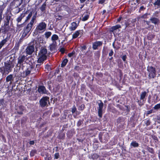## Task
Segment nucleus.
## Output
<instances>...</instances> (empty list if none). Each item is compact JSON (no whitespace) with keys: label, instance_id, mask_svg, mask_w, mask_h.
<instances>
[{"label":"nucleus","instance_id":"1","mask_svg":"<svg viewBox=\"0 0 160 160\" xmlns=\"http://www.w3.org/2000/svg\"><path fill=\"white\" fill-rule=\"evenodd\" d=\"M14 67V65L12 62L10 61L5 62L4 67L0 68V72L2 74L6 73L8 74V73L11 72L12 69Z\"/></svg>","mask_w":160,"mask_h":160},{"label":"nucleus","instance_id":"2","mask_svg":"<svg viewBox=\"0 0 160 160\" xmlns=\"http://www.w3.org/2000/svg\"><path fill=\"white\" fill-rule=\"evenodd\" d=\"M36 18V16H33L31 21L27 25L26 27L25 28L24 32L22 34V37H26L27 34L30 31L32 28V26L34 23Z\"/></svg>","mask_w":160,"mask_h":160},{"label":"nucleus","instance_id":"3","mask_svg":"<svg viewBox=\"0 0 160 160\" xmlns=\"http://www.w3.org/2000/svg\"><path fill=\"white\" fill-rule=\"evenodd\" d=\"M148 76L149 79L154 78L156 76V69L153 67L148 66L147 68Z\"/></svg>","mask_w":160,"mask_h":160},{"label":"nucleus","instance_id":"4","mask_svg":"<svg viewBox=\"0 0 160 160\" xmlns=\"http://www.w3.org/2000/svg\"><path fill=\"white\" fill-rule=\"evenodd\" d=\"M46 24L43 22H42L38 24L36 27V30L37 32L42 33L44 32L46 29Z\"/></svg>","mask_w":160,"mask_h":160},{"label":"nucleus","instance_id":"5","mask_svg":"<svg viewBox=\"0 0 160 160\" xmlns=\"http://www.w3.org/2000/svg\"><path fill=\"white\" fill-rule=\"evenodd\" d=\"M48 103L49 104V98L47 97L42 98L40 101V104L42 107H44L48 105Z\"/></svg>","mask_w":160,"mask_h":160},{"label":"nucleus","instance_id":"6","mask_svg":"<svg viewBox=\"0 0 160 160\" xmlns=\"http://www.w3.org/2000/svg\"><path fill=\"white\" fill-rule=\"evenodd\" d=\"M99 101L100 102L98 103L99 107L98 108V112L99 117L100 118H101L102 115V110L103 106V104L101 101Z\"/></svg>","mask_w":160,"mask_h":160},{"label":"nucleus","instance_id":"7","mask_svg":"<svg viewBox=\"0 0 160 160\" xmlns=\"http://www.w3.org/2000/svg\"><path fill=\"white\" fill-rule=\"evenodd\" d=\"M34 47L33 46H30L27 48L26 49V52L27 54L31 55L34 52Z\"/></svg>","mask_w":160,"mask_h":160},{"label":"nucleus","instance_id":"8","mask_svg":"<svg viewBox=\"0 0 160 160\" xmlns=\"http://www.w3.org/2000/svg\"><path fill=\"white\" fill-rule=\"evenodd\" d=\"M47 50L45 48H42L39 53V56L40 57H46L47 58Z\"/></svg>","mask_w":160,"mask_h":160},{"label":"nucleus","instance_id":"9","mask_svg":"<svg viewBox=\"0 0 160 160\" xmlns=\"http://www.w3.org/2000/svg\"><path fill=\"white\" fill-rule=\"evenodd\" d=\"M38 91L41 94H45L46 93V90L45 87L43 86H40L38 87Z\"/></svg>","mask_w":160,"mask_h":160},{"label":"nucleus","instance_id":"10","mask_svg":"<svg viewBox=\"0 0 160 160\" xmlns=\"http://www.w3.org/2000/svg\"><path fill=\"white\" fill-rule=\"evenodd\" d=\"M78 26L77 23L74 22L71 23V26L69 27V29L71 31H74L77 28Z\"/></svg>","mask_w":160,"mask_h":160},{"label":"nucleus","instance_id":"11","mask_svg":"<svg viewBox=\"0 0 160 160\" xmlns=\"http://www.w3.org/2000/svg\"><path fill=\"white\" fill-rule=\"evenodd\" d=\"M6 82H10V83L11 84L12 83V81L13 80V78L12 74H10L7 76L6 78Z\"/></svg>","mask_w":160,"mask_h":160},{"label":"nucleus","instance_id":"12","mask_svg":"<svg viewBox=\"0 0 160 160\" xmlns=\"http://www.w3.org/2000/svg\"><path fill=\"white\" fill-rule=\"evenodd\" d=\"M120 28H121L120 25H117L111 28L110 30V31L113 32L115 30Z\"/></svg>","mask_w":160,"mask_h":160},{"label":"nucleus","instance_id":"13","mask_svg":"<svg viewBox=\"0 0 160 160\" xmlns=\"http://www.w3.org/2000/svg\"><path fill=\"white\" fill-rule=\"evenodd\" d=\"M102 44V43L100 42H97L94 43L93 45V48L94 49H97L98 47L100 46Z\"/></svg>","mask_w":160,"mask_h":160},{"label":"nucleus","instance_id":"14","mask_svg":"<svg viewBox=\"0 0 160 160\" xmlns=\"http://www.w3.org/2000/svg\"><path fill=\"white\" fill-rule=\"evenodd\" d=\"M25 57L24 56H23L21 57H19L18 58V64H22L23 62L25 60Z\"/></svg>","mask_w":160,"mask_h":160},{"label":"nucleus","instance_id":"15","mask_svg":"<svg viewBox=\"0 0 160 160\" xmlns=\"http://www.w3.org/2000/svg\"><path fill=\"white\" fill-rule=\"evenodd\" d=\"M81 30H78L75 32L72 35V38H77L79 35Z\"/></svg>","mask_w":160,"mask_h":160},{"label":"nucleus","instance_id":"16","mask_svg":"<svg viewBox=\"0 0 160 160\" xmlns=\"http://www.w3.org/2000/svg\"><path fill=\"white\" fill-rule=\"evenodd\" d=\"M23 108L22 106H20L17 110V113L19 114H23Z\"/></svg>","mask_w":160,"mask_h":160},{"label":"nucleus","instance_id":"17","mask_svg":"<svg viewBox=\"0 0 160 160\" xmlns=\"http://www.w3.org/2000/svg\"><path fill=\"white\" fill-rule=\"evenodd\" d=\"M39 57L38 60V63H42L46 59V57H40V56H39Z\"/></svg>","mask_w":160,"mask_h":160},{"label":"nucleus","instance_id":"18","mask_svg":"<svg viewBox=\"0 0 160 160\" xmlns=\"http://www.w3.org/2000/svg\"><path fill=\"white\" fill-rule=\"evenodd\" d=\"M58 39V36L56 34H53L51 37V40L53 42V43L54 41L57 40Z\"/></svg>","mask_w":160,"mask_h":160},{"label":"nucleus","instance_id":"19","mask_svg":"<svg viewBox=\"0 0 160 160\" xmlns=\"http://www.w3.org/2000/svg\"><path fill=\"white\" fill-rule=\"evenodd\" d=\"M146 92H142L140 95V99L144 101V99L145 98V97L146 96Z\"/></svg>","mask_w":160,"mask_h":160},{"label":"nucleus","instance_id":"20","mask_svg":"<svg viewBox=\"0 0 160 160\" xmlns=\"http://www.w3.org/2000/svg\"><path fill=\"white\" fill-rule=\"evenodd\" d=\"M29 67H32V69H31V72L32 74L35 73L38 71V69L34 68L32 65H30Z\"/></svg>","mask_w":160,"mask_h":160},{"label":"nucleus","instance_id":"21","mask_svg":"<svg viewBox=\"0 0 160 160\" xmlns=\"http://www.w3.org/2000/svg\"><path fill=\"white\" fill-rule=\"evenodd\" d=\"M150 21L152 22V23L155 24H157L158 22V19L156 18H152L150 19Z\"/></svg>","mask_w":160,"mask_h":160},{"label":"nucleus","instance_id":"22","mask_svg":"<svg viewBox=\"0 0 160 160\" xmlns=\"http://www.w3.org/2000/svg\"><path fill=\"white\" fill-rule=\"evenodd\" d=\"M52 33L50 32H46L44 33L45 38H48L51 35Z\"/></svg>","mask_w":160,"mask_h":160},{"label":"nucleus","instance_id":"23","mask_svg":"<svg viewBox=\"0 0 160 160\" xmlns=\"http://www.w3.org/2000/svg\"><path fill=\"white\" fill-rule=\"evenodd\" d=\"M7 40L6 39H5L2 40L0 42V49L3 46V45L6 42Z\"/></svg>","mask_w":160,"mask_h":160},{"label":"nucleus","instance_id":"24","mask_svg":"<svg viewBox=\"0 0 160 160\" xmlns=\"http://www.w3.org/2000/svg\"><path fill=\"white\" fill-rule=\"evenodd\" d=\"M5 107L4 100L2 99L0 100V109Z\"/></svg>","mask_w":160,"mask_h":160},{"label":"nucleus","instance_id":"25","mask_svg":"<svg viewBox=\"0 0 160 160\" xmlns=\"http://www.w3.org/2000/svg\"><path fill=\"white\" fill-rule=\"evenodd\" d=\"M31 69H32L31 67H28L27 70L26 71V75H28L31 72Z\"/></svg>","mask_w":160,"mask_h":160},{"label":"nucleus","instance_id":"26","mask_svg":"<svg viewBox=\"0 0 160 160\" xmlns=\"http://www.w3.org/2000/svg\"><path fill=\"white\" fill-rule=\"evenodd\" d=\"M68 60L67 59H64L63 61H62V64H61V67H64L66 65V64L68 62Z\"/></svg>","mask_w":160,"mask_h":160},{"label":"nucleus","instance_id":"27","mask_svg":"<svg viewBox=\"0 0 160 160\" xmlns=\"http://www.w3.org/2000/svg\"><path fill=\"white\" fill-rule=\"evenodd\" d=\"M155 6H157L160 7V0H155V2L153 3Z\"/></svg>","mask_w":160,"mask_h":160},{"label":"nucleus","instance_id":"28","mask_svg":"<svg viewBox=\"0 0 160 160\" xmlns=\"http://www.w3.org/2000/svg\"><path fill=\"white\" fill-rule=\"evenodd\" d=\"M89 16L88 15L83 14L82 16V20L83 21H85L87 20Z\"/></svg>","mask_w":160,"mask_h":160},{"label":"nucleus","instance_id":"29","mask_svg":"<svg viewBox=\"0 0 160 160\" xmlns=\"http://www.w3.org/2000/svg\"><path fill=\"white\" fill-rule=\"evenodd\" d=\"M131 145L134 147H138V144L136 141H133L131 142Z\"/></svg>","mask_w":160,"mask_h":160},{"label":"nucleus","instance_id":"30","mask_svg":"<svg viewBox=\"0 0 160 160\" xmlns=\"http://www.w3.org/2000/svg\"><path fill=\"white\" fill-rule=\"evenodd\" d=\"M46 4L45 3H43L42 6L40 8L41 10L42 11H43L45 10L46 8Z\"/></svg>","mask_w":160,"mask_h":160},{"label":"nucleus","instance_id":"31","mask_svg":"<svg viewBox=\"0 0 160 160\" xmlns=\"http://www.w3.org/2000/svg\"><path fill=\"white\" fill-rule=\"evenodd\" d=\"M153 108L154 109H158L160 108V103L155 105Z\"/></svg>","mask_w":160,"mask_h":160},{"label":"nucleus","instance_id":"32","mask_svg":"<svg viewBox=\"0 0 160 160\" xmlns=\"http://www.w3.org/2000/svg\"><path fill=\"white\" fill-rule=\"evenodd\" d=\"M32 16V12H30L28 15V16L27 17V19L26 20H29L31 17Z\"/></svg>","mask_w":160,"mask_h":160},{"label":"nucleus","instance_id":"33","mask_svg":"<svg viewBox=\"0 0 160 160\" xmlns=\"http://www.w3.org/2000/svg\"><path fill=\"white\" fill-rule=\"evenodd\" d=\"M76 108L74 106L73 107V108H72V113H74L76 111Z\"/></svg>","mask_w":160,"mask_h":160},{"label":"nucleus","instance_id":"34","mask_svg":"<svg viewBox=\"0 0 160 160\" xmlns=\"http://www.w3.org/2000/svg\"><path fill=\"white\" fill-rule=\"evenodd\" d=\"M59 156V154L58 153H56L54 155V158L56 159H58Z\"/></svg>","mask_w":160,"mask_h":160},{"label":"nucleus","instance_id":"35","mask_svg":"<svg viewBox=\"0 0 160 160\" xmlns=\"http://www.w3.org/2000/svg\"><path fill=\"white\" fill-rule=\"evenodd\" d=\"M74 53H75L74 52H72L71 53H68V57H72V56Z\"/></svg>","mask_w":160,"mask_h":160},{"label":"nucleus","instance_id":"36","mask_svg":"<svg viewBox=\"0 0 160 160\" xmlns=\"http://www.w3.org/2000/svg\"><path fill=\"white\" fill-rule=\"evenodd\" d=\"M45 68L47 69L48 71L51 70L50 66L48 64L46 65Z\"/></svg>","mask_w":160,"mask_h":160},{"label":"nucleus","instance_id":"37","mask_svg":"<svg viewBox=\"0 0 160 160\" xmlns=\"http://www.w3.org/2000/svg\"><path fill=\"white\" fill-rule=\"evenodd\" d=\"M60 51L62 53H63L65 52V49L63 48H61L60 49Z\"/></svg>","mask_w":160,"mask_h":160},{"label":"nucleus","instance_id":"38","mask_svg":"<svg viewBox=\"0 0 160 160\" xmlns=\"http://www.w3.org/2000/svg\"><path fill=\"white\" fill-rule=\"evenodd\" d=\"M113 53V51L112 50H111L110 52L109 53V55L110 56H112Z\"/></svg>","mask_w":160,"mask_h":160},{"label":"nucleus","instance_id":"39","mask_svg":"<svg viewBox=\"0 0 160 160\" xmlns=\"http://www.w3.org/2000/svg\"><path fill=\"white\" fill-rule=\"evenodd\" d=\"M122 60L125 61L126 58V55H123L122 57Z\"/></svg>","mask_w":160,"mask_h":160},{"label":"nucleus","instance_id":"40","mask_svg":"<svg viewBox=\"0 0 160 160\" xmlns=\"http://www.w3.org/2000/svg\"><path fill=\"white\" fill-rule=\"evenodd\" d=\"M152 110H151L149 111H148L147 112V114L148 115L149 114H150V113H152Z\"/></svg>","mask_w":160,"mask_h":160},{"label":"nucleus","instance_id":"41","mask_svg":"<svg viewBox=\"0 0 160 160\" xmlns=\"http://www.w3.org/2000/svg\"><path fill=\"white\" fill-rule=\"evenodd\" d=\"M105 0H100L99 2V3L101 4H102L104 2Z\"/></svg>","mask_w":160,"mask_h":160},{"label":"nucleus","instance_id":"42","mask_svg":"<svg viewBox=\"0 0 160 160\" xmlns=\"http://www.w3.org/2000/svg\"><path fill=\"white\" fill-rule=\"evenodd\" d=\"M147 14H145L142 16V18H146Z\"/></svg>","mask_w":160,"mask_h":160},{"label":"nucleus","instance_id":"43","mask_svg":"<svg viewBox=\"0 0 160 160\" xmlns=\"http://www.w3.org/2000/svg\"><path fill=\"white\" fill-rule=\"evenodd\" d=\"M22 18L21 17H19L17 19V21L18 22H20Z\"/></svg>","mask_w":160,"mask_h":160},{"label":"nucleus","instance_id":"44","mask_svg":"<svg viewBox=\"0 0 160 160\" xmlns=\"http://www.w3.org/2000/svg\"><path fill=\"white\" fill-rule=\"evenodd\" d=\"M54 46V44H52L50 45V48L51 49Z\"/></svg>","mask_w":160,"mask_h":160},{"label":"nucleus","instance_id":"45","mask_svg":"<svg viewBox=\"0 0 160 160\" xmlns=\"http://www.w3.org/2000/svg\"><path fill=\"white\" fill-rule=\"evenodd\" d=\"M82 50H85L86 49V47L85 46L82 47Z\"/></svg>","mask_w":160,"mask_h":160},{"label":"nucleus","instance_id":"46","mask_svg":"<svg viewBox=\"0 0 160 160\" xmlns=\"http://www.w3.org/2000/svg\"><path fill=\"white\" fill-rule=\"evenodd\" d=\"M34 143V142L33 141H31L30 142V144L31 145H33Z\"/></svg>","mask_w":160,"mask_h":160},{"label":"nucleus","instance_id":"47","mask_svg":"<svg viewBox=\"0 0 160 160\" xmlns=\"http://www.w3.org/2000/svg\"><path fill=\"white\" fill-rule=\"evenodd\" d=\"M144 8L143 6H141L140 8V10H142L144 9Z\"/></svg>","mask_w":160,"mask_h":160},{"label":"nucleus","instance_id":"48","mask_svg":"<svg viewBox=\"0 0 160 160\" xmlns=\"http://www.w3.org/2000/svg\"><path fill=\"white\" fill-rule=\"evenodd\" d=\"M86 0H80V2L82 3L84 2Z\"/></svg>","mask_w":160,"mask_h":160},{"label":"nucleus","instance_id":"49","mask_svg":"<svg viewBox=\"0 0 160 160\" xmlns=\"http://www.w3.org/2000/svg\"><path fill=\"white\" fill-rule=\"evenodd\" d=\"M93 156H95V157H96L97 158H98V156L97 154H94Z\"/></svg>","mask_w":160,"mask_h":160},{"label":"nucleus","instance_id":"50","mask_svg":"<svg viewBox=\"0 0 160 160\" xmlns=\"http://www.w3.org/2000/svg\"><path fill=\"white\" fill-rule=\"evenodd\" d=\"M32 152H31V153H30V155L31 156H33V154L32 153Z\"/></svg>","mask_w":160,"mask_h":160},{"label":"nucleus","instance_id":"51","mask_svg":"<svg viewBox=\"0 0 160 160\" xmlns=\"http://www.w3.org/2000/svg\"><path fill=\"white\" fill-rule=\"evenodd\" d=\"M112 46H113V47L115 48V46H114V42H113V44H112Z\"/></svg>","mask_w":160,"mask_h":160},{"label":"nucleus","instance_id":"52","mask_svg":"<svg viewBox=\"0 0 160 160\" xmlns=\"http://www.w3.org/2000/svg\"><path fill=\"white\" fill-rule=\"evenodd\" d=\"M121 18H118V21L119 22V21L121 20Z\"/></svg>","mask_w":160,"mask_h":160},{"label":"nucleus","instance_id":"53","mask_svg":"<svg viewBox=\"0 0 160 160\" xmlns=\"http://www.w3.org/2000/svg\"><path fill=\"white\" fill-rule=\"evenodd\" d=\"M106 12V11L105 10H104L103 11V14H104V13H105Z\"/></svg>","mask_w":160,"mask_h":160},{"label":"nucleus","instance_id":"54","mask_svg":"<svg viewBox=\"0 0 160 160\" xmlns=\"http://www.w3.org/2000/svg\"><path fill=\"white\" fill-rule=\"evenodd\" d=\"M23 160H28V159L27 158H25Z\"/></svg>","mask_w":160,"mask_h":160},{"label":"nucleus","instance_id":"55","mask_svg":"<svg viewBox=\"0 0 160 160\" xmlns=\"http://www.w3.org/2000/svg\"><path fill=\"white\" fill-rule=\"evenodd\" d=\"M39 64H38V65H36V67H39Z\"/></svg>","mask_w":160,"mask_h":160},{"label":"nucleus","instance_id":"56","mask_svg":"<svg viewBox=\"0 0 160 160\" xmlns=\"http://www.w3.org/2000/svg\"><path fill=\"white\" fill-rule=\"evenodd\" d=\"M1 28H0V33H1Z\"/></svg>","mask_w":160,"mask_h":160},{"label":"nucleus","instance_id":"57","mask_svg":"<svg viewBox=\"0 0 160 160\" xmlns=\"http://www.w3.org/2000/svg\"><path fill=\"white\" fill-rule=\"evenodd\" d=\"M56 1H58V0H55Z\"/></svg>","mask_w":160,"mask_h":160},{"label":"nucleus","instance_id":"58","mask_svg":"<svg viewBox=\"0 0 160 160\" xmlns=\"http://www.w3.org/2000/svg\"><path fill=\"white\" fill-rule=\"evenodd\" d=\"M29 1L30 0H28Z\"/></svg>","mask_w":160,"mask_h":160}]
</instances>
